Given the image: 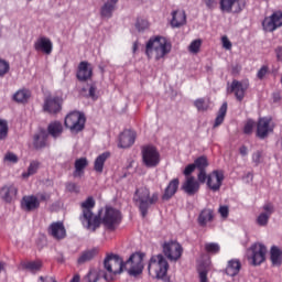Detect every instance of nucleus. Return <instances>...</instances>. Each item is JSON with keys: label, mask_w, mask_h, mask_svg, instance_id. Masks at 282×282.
<instances>
[{"label": "nucleus", "mask_w": 282, "mask_h": 282, "mask_svg": "<svg viewBox=\"0 0 282 282\" xmlns=\"http://www.w3.org/2000/svg\"><path fill=\"white\" fill-rule=\"evenodd\" d=\"M247 7L246 0H235L231 13L232 14H240Z\"/></svg>", "instance_id": "obj_39"}, {"label": "nucleus", "mask_w": 282, "mask_h": 282, "mask_svg": "<svg viewBox=\"0 0 282 282\" xmlns=\"http://www.w3.org/2000/svg\"><path fill=\"white\" fill-rule=\"evenodd\" d=\"M205 251L209 254H218L220 251V245L218 242H206Z\"/></svg>", "instance_id": "obj_40"}, {"label": "nucleus", "mask_w": 282, "mask_h": 282, "mask_svg": "<svg viewBox=\"0 0 282 282\" xmlns=\"http://www.w3.org/2000/svg\"><path fill=\"white\" fill-rule=\"evenodd\" d=\"M170 264L166 258L162 254H154L151 257L148 270L149 274L156 279H164L167 274Z\"/></svg>", "instance_id": "obj_5"}, {"label": "nucleus", "mask_w": 282, "mask_h": 282, "mask_svg": "<svg viewBox=\"0 0 282 282\" xmlns=\"http://www.w3.org/2000/svg\"><path fill=\"white\" fill-rule=\"evenodd\" d=\"M37 198H40L41 202H47L51 198V194L45 193V192L39 193Z\"/></svg>", "instance_id": "obj_61"}, {"label": "nucleus", "mask_w": 282, "mask_h": 282, "mask_svg": "<svg viewBox=\"0 0 282 282\" xmlns=\"http://www.w3.org/2000/svg\"><path fill=\"white\" fill-rule=\"evenodd\" d=\"M143 259L144 253L140 251L133 252L127 262H123L122 258L117 253H107L104 260L106 272L101 271L100 274L105 281L111 282L117 274L122 273L123 269L129 265V274L131 276H138L143 272L144 269Z\"/></svg>", "instance_id": "obj_1"}, {"label": "nucleus", "mask_w": 282, "mask_h": 282, "mask_svg": "<svg viewBox=\"0 0 282 282\" xmlns=\"http://www.w3.org/2000/svg\"><path fill=\"white\" fill-rule=\"evenodd\" d=\"M254 126L256 122L252 119H249L243 127V133L247 135L252 134Z\"/></svg>", "instance_id": "obj_51"}, {"label": "nucleus", "mask_w": 282, "mask_h": 282, "mask_svg": "<svg viewBox=\"0 0 282 282\" xmlns=\"http://www.w3.org/2000/svg\"><path fill=\"white\" fill-rule=\"evenodd\" d=\"M227 110H228V105H227V102H224L218 110L216 120L214 122V129L220 127L224 123L226 115H227Z\"/></svg>", "instance_id": "obj_34"}, {"label": "nucleus", "mask_w": 282, "mask_h": 282, "mask_svg": "<svg viewBox=\"0 0 282 282\" xmlns=\"http://www.w3.org/2000/svg\"><path fill=\"white\" fill-rule=\"evenodd\" d=\"M261 156H262L261 151H257L253 153L252 161H253V163H256V165H259L261 163Z\"/></svg>", "instance_id": "obj_57"}, {"label": "nucleus", "mask_w": 282, "mask_h": 282, "mask_svg": "<svg viewBox=\"0 0 282 282\" xmlns=\"http://www.w3.org/2000/svg\"><path fill=\"white\" fill-rule=\"evenodd\" d=\"M274 128L275 124L272 121V118L261 117L257 123V137L261 140H264L270 133H273Z\"/></svg>", "instance_id": "obj_11"}, {"label": "nucleus", "mask_w": 282, "mask_h": 282, "mask_svg": "<svg viewBox=\"0 0 282 282\" xmlns=\"http://www.w3.org/2000/svg\"><path fill=\"white\" fill-rule=\"evenodd\" d=\"M64 123L72 133L77 134L85 129L86 118L79 111H72L66 116Z\"/></svg>", "instance_id": "obj_8"}, {"label": "nucleus", "mask_w": 282, "mask_h": 282, "mask_svg": "<svg viewBox=\"0 0 282 282\" xmlns=\"http://www.w3.org/2000/svg\"><path fill=\"white\" fill-rule=\"evenodd\" d=\"M40 207V199L35 195H25L21 200V208L26 212H34Z\"/></svg>", "instance_id": "obj_17"}, {"label": "nucleus", "mask_w": 282, "mask_h": 282, "mask_svg": "<svg viewBox=\"0 0 282 282\" xmlns=\"http://www.w3.org/2000/svg\"><path fill=\"white\" fill-rule=\"evenodd\" d=\"M100 273L96 271L95 269H90L87 275H85L83 282H98L99 281Z\"/></svg>", "instance_id": "obj_44"}, {"label": "nucleus", "mask_w": 282, "mask_h": 282, "mask_svg": "<svg viewBox=\"0 0 282 282\" xmlns=\"http://www.w3.org/2000/svg\"><path fill=\"white\" fill-rule=\"evenodd\" d=\"M18 192L19 189L13 183L4 184L0 187V198L7 204H11L15 200Z\"/></svg>", "instance_id": "obj_15"}, {"label": "nucleus", "mask_w": 282, "mask_h": 282, "mask_svg": "<svg viewBox=\"0 0 282 282\" xmlns=\"http://www.w3.org/2000/svg\"><path fill=\"white\" fill-rule=\"evenodd\" d=\"M252 254L249 257L253 265H260L265 261L267 247L261 242H256L250 248Z\"/></svg>", "instance_id": "obj_13"}, {"label": "nucleus", "mask_w": 282, "mask_h": 282, "mask_svg": "<svg viewBox=\"0 0 282 282\" xmlns=\"http://www.w3.org/2000/svg\"><path fill=\"white\" fill-rule=\"evenodd\" d=\"M135 28L139 32H143L149 29V22L144 19H138L135 23Z\"/></svg>", "instance_id": "obj_49"}, {"label": "nucleus", "mask_w": 282, "mask_h": 282, "mask_svg": "<svg viewBox=\"0 0 282 282\" xmlns=\"http://www.w3.org/2000/svg\"><path fill=\"white\" fill-rule=\"evenodd\" d=\"M269 74H270V68H269V66H268V65H263V66L259 69V72L257 73V77H258L260 80H263L264 77H265L267 75H269Z\"/></svg>", "instance_id": "obj_52"}, {"label": "nucleus", "mask_w": 282, "mask_h": 282, "mask_svg": "<svg viewBox=\"0 0 282 282\" xmlns=\"http://www.w3.org/2000/svg\"><path fill=\"white\" fill-rule=\"evenodd\" d=\"M40 166V162L39 161H31L28 171L22 173V177L23 178H29L30 176L36 174L37 170Z\"/></svg>", "instance_id": "obj_37"}, {"label": "nucleus", "mask_w": 282, "mask_h": 282, "mask_svg": "<svg viewBox=\"0 0 282 282\" xmlns=\"http://www.w3.org/2000/svg\"><path fill=\"white\" fill-rule=\"evenodd\" d=\"M235 0H220V11L231 13L234 9Z\"/></svg>", "instance_id": "obj_42"}, {"label": "nucleus", "mask_w": 282, "mask_h": 282, "mask_svg": "<svg viewBox=\"0 0 282 282\" xmlns=\"http://www.w3.org/2000/svg\"><path fill=\"white\" fill-rule=\"evenodd\" d=\"M271 261L274 265L282 264V251L276 246L271 249Z\"/></svg>", "instance_id": "obj_36"}, {"label": "nucleus", "mask_w": 282, "mask_h": 282, "mask_svg": "<svg viewBox=\"0 0 282 282\" xmlns=\"http://www.w3.org/2000/svg\"><path fill=\"white\" fill-rule=\"evenodd\" d=\"M199 282H209L208 280V273L209 269L207 267H199L197 270Z\"/></svg>", "instance_id": "obj_46"}, {"label": "nucleus", "mask_w": 282, "mask_h": 282, "mask_svg": "<svg viewBox=\"0 0 282 282\" xmlns=\"http://www.w3.org/2000/svg\"><path fill=\"white\" fill-rule=\"evenodd\" d=\"M172 50L171 42L164 36L151 37L145 46V55L151 59L154 55L156 61L164 58Z\"/></svg>", "instance_id": "obj_2"}, {"label": "nucleus", "mask_w": 282, "mask_h": 282, "mask_svg": "<svg viewBox=\"0 0 282 282\" xmlns=\"http://www.w3.org/2000/svg\"><path fill=\"white\" fill-rule=\"evenodd\" d=\"M204 3L206 4L207 9L210 11H213L217 6L216 0H204Z\"/></svg>", "instance_id": "obj_59"}, {"label": "nucleus", "mask_w": 282, "mask_h": 282, "mask_svg": "<svg viewBox=\"0 0 282 282\" xmlns=\"http://www.w3.org/2000/svg\"><path fill=\"white\" fill-rule=\"evenodd\" d=\"M194 106L197 108L198 111H207L209 105L206 102L205 98H197L194 101Z\"/></svg>", "instance_id": "obj_47"}, {"label": "nucleus", "mask_w": 282, "mask_h": 282, "mask_svg": "<svg viewBox=\"0 0 282 282\" xmlns=\"http://www.w3.org/2000/svg\"><path fill=\"white\" fill-rule=\"evenodd\" d=\"M134 141L135 133L131 130H126L119 137V148L128 149L133 145Z\"/></svg>", "instance_id": "obj_23"}, {"label": "nucleus", "mask_w": 282, "mask_h": 282, "mask_svg": "<svg viewBox=\"0 0 282 282\" xmlns=\"http://www.w3.org/2000/svg\"><path fill=\"white\" fill-rule=\"evenodd\" d=\"M66 188L70 193H78V186L76 185V183H67Z\"/></svg>", "instance_id": "obj_60"}, {"label": "nucleus", "mask_w": 282, "mask_h": 282, "mask_svg": "<svg viewBox=\"0 0 282 282\" xmlns=\"http://www.w3.org/2000/svg\"><path fill=\"white\" fill-rule=\"evenodd\" d=\"M215 219V213L212 208H204L200 210L197 223L200 227L205 228L208 224L213 223Z\"/></svg>", "instance_id": "obj_22"}, {"label": "nucleus", "mask_w": 282, "mask_h": 282, "mask_svg": "<svg viewBox=\"0 0 282 282\" xmlns=\"http://www.w3.org/2000/svg\"><path fill=\"white\" fill-rule=\"evenodd\" d=\"M96 206L93 196H88L85 202L82 203L83 213L79 216L82 225L95 232L100 227V215H94L93 208Z\"/></svg>", "instance_id": "obj_3"}, {"label": "nucleus", "mask_w": 282, "mask_h": 282, "mask_svg": "<svg viewBox=\"0 0 282 282\" xmlns=\"http://www.w3.org/2000/svg\"><path fill=\"white\" fill-rule=\"evenodd\" d=\"M162 249L163 254L172 262H177L184 252L183 246L177 240L164 241Z\"/></svg>", "instance_id": "obj_9"}, {"label": "nucleus", "mask_w": 282, "mask_h": 282, "mask_svg": "<svg viewBox=\"0 0 282 282\" xmlns=\"http://www.w3.org/2000/svg\"><path fill=\"white\" fill-rule=\"evenodd\" d=\"M203 41L200 39H196L192 41V43L188 46V52L192 54H198L202 47Z\"/></svg>", "instance_id": "obj_45"}, {"label": "nucleus", "mask_w": 282, "mask_h": 282, "mask_svg": "<svg viewBox=\"0 0 282 282\" xmlns=\"http://www.w3.org/2000/svg\"><path fill=\"white\" fill-rule=\"evenodd\" d=\"M8 135V122L0 120V140H4Z\"/></svg>", "instance_id": "obj_50"}, {"label": "nucleus", "mask_w": 282, "mask_h": 282, "mask_svg": "<svg viewBox=\"0 0 282 282\" xmlns=\"http://www.w3.org/2000/svg\"><path fill=\"white\" fill-rule=\"evenodd\" d=\"M224 180L225 174L223 170H214L208 174L207 186L214 193L219 192Z\"/></svg>", "instance_id": "obj_14"}, {"label": "nucleus", "mask_w": 282, "mask_h": 282, "mask_svg": "<svg viewBox=\"0 0 282 282\" xmlns=\"http://www.w3.org/2000/svg\"><path fill=\"white\" fill-rule=\"evenodd\" d=\"M33 144L35 147V149H42L45 147L46 144V138L44 134L41 133H36L34 134V141Z\"/></svg>", "instance_id": "obj_41"}, {"label": "nucleus", "mask_w": 282, "mask_h": 282, "mask_svg": "<svg viewBox=\"0 0 282 282\" xmlns=\"http://www.w3.org/2000/svg\"><path fill=\"white\" fill-rule=\"evenodd\" d=\"M93 77V67H90L89 63L83 61L79 63L77 70V78L79 82H87Z\"/></svg>", "instance_id": "obj_20"}, {"label": "nucleus", "mask_w": 282, "mask_h": 282, "mask_svg": "<svg viewBox=\"0 0 282 282\" xmlns=\"http://www.w3.org/2000/svg\"><path fill=\"white\" fill-rule=\"evenodd\" d=\"M194 165L198 171H206L209 163L207 158L205 155H202L194 161Z\"/></svg>", "instance_id": "obj_38"}, {"label": "nucleus", "mask_w": 282, "mask_h": 282, "mask_svg": "<svg viewBox=\"0 0 282 282\" xmlns=\"http://www.w3.org/2000/svg\"><path fill=\"white\" fill-rule=\"evenodd\" d=\"M34 50L45 55H51L53 52V42L50 37L40 36L34 43Z\"/></svg>", "instance_id": "obj_16"}, {"label": "nucleus", "mask_w": 282, "mask_h": 282, "mask_svg": "<svg viewBox=\"0 0 282 282\" xmlns=\"http://www.w3.org/2000/svg\"><path fill=\"white\" fill-rule=\"evenodd\" d=\"M31 97V93L28 89H19L13 95V100L18 104H25Z\"/></svg>", "instance_id": "obj_35"}, {"label": "nucleus", "mask_w": 282, "mask_h": 282, "mask_svg": "<svg viewBox=\"0 0 282 282\" xmlns=\"http://www.w3.org/2000/svg\"><path fill=\"white\" fill-rule=\"evenodd\" d=\"M178 186L180 180L177 177L171 180L162 195V199L170 200L177 193Z\"/></svg>", "instance_id": "obj_25"}, {"label": "nucleus", "mask_w": 282, "mask_h": 282, "mask_svg": "<svg viewBox=\"0 0 282 282\" xmlns=\"http://www.w3.org/2000/svg\"><path fill=\"white\" fill-rule=\"evenodd\" d=\"M40 282H57L55 278H52L51 275H46L45 278L43 275L39 276Z\"/></svg>", "instance_id": "obj_63"}, {"label": "nucleus", "mask_w": 282, "mask_h": 282, "mask_svg": "<svg viewBox=\"0 0 282 282\" xmlns=\"http://www.w3.org/2000/svg\"><path fill=\"white\" fill-rule=\"evenodd\" d=\"M159 200V193L154 192L151 195L150 188L147 186L135 189L133 202L138 205L143 218L148 216V210Z\"/></svg>", "instance_id": "obj_4"}, {"label": "nucleus", "mask_w": 282, "mask_h": 282, "mask_svg": "<svg viewBox=\"0 0 282 282\" xmlns=\"http://www.w3.org/2000/svg\"><path fill=\"white\" fill-rule=\"evenodd\" d=\"M10 69L8 62L0 59V76H4Z\"/></svg>", "instance_id": "obj_54"}, {"label": "nucleus", "mask_w": 282, "mask_h": 282, "mask_svg": "<svg viewBox=\"0 0 282 282\" xmlns=\"http://www.w3.org/2000/svg\"><path fill=\"white\" fill-rule=\"evenodd\" d=\"M262 28L268 33H273L282 28V11H274L270 17H265L262 22Z\"/></svg>", "instance_id": "obj_10"}, {"label": "nucleus", "mask_w": 282, "mask_h": 282, "mask_svg": "<svg viewBox=\"0 0 282 282\" xmlns=\"http://www.w3.org/2000/svg\"><path fill=\"white\" fill-rule=\"evenodd\" d=\"M119 0H110L106 2L100 11V14L102 18L110 19L112 17V12L116 9V4Z\"/></svg>", "instance_id": "obj_32"}, {"label": "nucleus", "mask_w": 282, "mask_h": 282, "mask_svg": "<svg viewBox=\"0 0 282 282\" xmlns=\"http://www.w3.org/2000/svg\"><path fill=\"white\" fill-rule=\"evenodd\" d=\"M110 158V152H104L101 154H99L96 160H95V164H94V169L97 173H102L104 172V165L105 162Z\"/></svg>", "instance_id": "obj_33"}, {"label": "nucleus", "mask_w": 282, "mask_h": 282, "mask_svg": "<svg viewBox=\"0 0 282 282\" xmlns=\"http://www.w3.org/2000/svg\"><path fill=\"white\" fill-rule=\"evenodd\" d=\"M122 214L119 209L106 206L102 218L100 217V225L102 224L107 230L115 231L121 224Z\"/></svg>", "instance_id": "obj_6"}, {"label": "nucleus", "mask_w": 282, "mask_h": 282, "mask_svg": "<svg viewBox=\"0 0 282 282\" xmlns=\"http://www.w3.org/2000/svg\"><path fill=\"white\" fill-rule=\"evenodd\" d=\"M42 260H30L21 262L22 269L31 272L32 274L40 272L42 270Z\"/></svg>", "instance_id": "obj_27"}, {"label": "nucleus", "mask_w": 282, "mask_h": 282, "mask_svg": "<svg viewBox=\"0 0 282 282\" xmlns=\"http://www.w3.org/2000/svg\"><path fill=\"white\" fill-rule=\"evenodd\" d=\"M221 44H223V47L226 50V51H231L232 48V43L231 41L228 39L227 35H224L221 37Z\"/></svg>", "instance_id": "obj_53"}, {"label": "nucleus", "mask_w": 282, "mask_h": 282, "mask_svg": "<svg viewBox=\"0 0 282 282\" xmlns=\"http://www.w3.org/2000/svg\"><path fill=\"white\" fill-rule=\"evenodd\" d=\"M63 97L61 95L45 98L43 110L50 115H57L62 110Z\"/></svg>", "instance_id": "obj_12"}, {"label": "nucleus", "mask_w": 282, "mask_h": 282, "mask_svg": "<svg viewBox=\"0 0 282 282\" xmlns=\"http://www.w3.org/2000/svg\"><path fill=\"white\" fill-rule=\"evenodd\" d=\"M198 181L202 184H204V183H206L208 181V175L206 173V170L199 171V173H198Z\"/></svg>", "instance_id": "obj_56"}, {"label": "nucleus", "mask_w": 282, "mask_h": 282, "mask_svg": "<svg viewBox=\"0 0 282 282\" xmlns=\"http://www.w3.org/2000/svg\"><path fill=\"white\" fill-rule=\"evenodd\" d=\"M96 91H97L96 86L91 85L89 87V98H91L93 100H97Z\"/></svg>", "instance_id": "obj_62"}, {"label": "nucleus", "mask_w": 282, "mask_h": 282, "mask_svg": "<svg viewBox=\"0 0 282 282\" xmlns=\"http://www.w3.org/2000/svg\"><path fill=\"white\" fill-rule=\"evenodd\" d=\"M48 232L53 238H55L57 240H62L66 237V229L64 227L63 221L52 223L50 225Z\"/></svg>", "instance_id": "obj_19"}, {"label": "nucleus", "mask_w": 282, "mask_h": 282, "mask_svg": "<svg viewBox=\"0 0 282 282\" xmlns=\"http://www.w3.org/2000/svg\"><path fill=\"white\" fill-rule=\"evenodd\" d=\"M195 169L196 166L194 163L188 164L184 170V175L189 176L195 171Z\"/></svg>", "instance_id": "obj_58"}, {"label": "nucleus", "mask_w": 282, "mask_h": 282, "mask_svg": "<svg viewBox=\"0 0 282 282\" xmlns=\"http://www.w3.org/2000/svg\"><path fill=\"white\" fill-rule=\"evenodd\" d=\"M47 132L51 137H53L54 139L61 137V134L63 133V124L61 121H53L48 124L47 127Z\"/></svg>", "instance_id": "obj_31"}, {"label": "nucleus", "mask_w": 282, "mask_h": 282, "mask_svg": "<svg viewBox=\"0 0 282 282\" xmlns=\"http://www.w3.org/2000/svg\"><path fill=\"white\" fill-rule=\"evenodd\" d=\"M219 214H220V216L223 217V218H228V216H229V208H228V206L227 205H221L220 207H219Z\"/></svg>", "instance_id": "obj_55"}, {"label": "nucleus", "mask_w": 282, "mask_h": 282, "mask_svg": "<svg viewBox=\"0 0 282 282\" xmlns=\"http://www.w3.org/2000/svg\"><path fill=\"white\" fill-rule=\"evenodd\" d=\"M275 54H276L278 61L282 62V46L276 47Z\"/></svg>", "instance_id": "obj_64"}, {"label": "nucleus", "mask_w": 282, "mask_h": 282, "mask_svg": "<svg viewBox=\"0 0 282 282\" xmlns=\"http://www.w3.org/2000/svg\"><path fill=\"white\" fill-rule=\"evenodd\" d=\"M241 270L240 260H229L228 265L226 268V274L228 276H236L239 274Z\"/></svg>", "instance_id": "obj_30"}, {"label": "nucleus", "mask_w": 282, "mask_h": 282, "mask_svg": "<svg viewBox=\"0 0 282 282\" xmlns=\"http://www.w3.org/2000/svg\"><path fill=\"white\" fill-rule=\"evenodd\" d=\"M247 89H248L247 84H243L240 80L234 79L229 88V93L235 94L237 100L241 102L245 99Z\"/></svg>", "instance_id": "obj_18"}, {"label": "nucleus", "mask_w": 282, "mask_h": 282, "mask_svg": "<svg viewBox=\"0 0 282 282\" xmlns=\"http://www.w3.org/2000/svg\"><path fill=\"white\" fill-rule=\"evenodd\" d=\"M4 163L17 164L19 162V158L15 153L8 151L3 156Z\"/></svg>", "instance_id": "obj_48"}, {"label": "nucleus", "mask_w": 282, "mask_h": 282, "mask_svg": "<svg viewBox=\"0 0 282 282\" xmlns=\"http://www.w3.org/2000/svg\"><path fill=\"white\" fill-rule=\"evenodd\" d=\"M88 165V160L86 158H79L75 161V171L73 172V176L75 178L82 177L85 173V169Z\"/></svg>", "instance_id": "obj_29"}, {"label": "nucleus", "mask_w": 282, "mask_h": 282, "mask_svg": "<svg viewBox=\"0 0 282 282\" xmlns=\"http://www.w3.org/2000/svg\"><path fill=\"white\" fill-rule=\"evenodd\" d=\"M99 253V248L98 247H94L91 249H87V250H84L78 260H77V263L79 265L86 263V262H89L91 261L97 254Z\"/></svg>", "instance_id": "obj_26"}, {"label": "nucleus", "mask_w": 282, "mask_h": 282, "mask_svg": "<svg viewBox=\"0 0 282 282\" xmlns=\"http://www.w3.org/2000/svg\"><path fill=\"white\" fill-rule=\"evenodd\" d=\"M199 188H200V185L198 181L195 180L194 176H188L182 185V189L188 196H194L196 193H198Z\"/></svg>", "instance_id": "obj_21"}, {"label": "nucleus", "mask_w": 282, "mask_h": 282, "mask_svg": "<svg viewBox=\"0 0 282 282\" xmlns=\"http://www.w3.org/2000/svg\"><path fill=\"white\" fill-rule=\"evenodd\" d=\"M235 0H220V11L231 13L234 9Z\"/></svg>", "instance_id": "obj_43"}, {"label": "nucleus", "mask_w": 282, "mask_h": 282, "mask_svg": "<svg viewBox=\"0 0 282 282\" xmlns=\"http://www.w3.org/2000/svg\"><path fill=\"white\" fill-rule=\"evenodd\" d=\"M263 209H264V212L261 213L257 218V223L261 227H264L268 225L269 218L271 217V215L274 212V207L271 203H267V204H264Z\"/></svg>", "instance_id": "obj_24"}, {"label": "nucleus", "mask_w": 282, "mask_h": 282, "mask_svg": "<svg viewBox=\"0 0 282 282\" xmlns=\"http://www.w3.org/2000/svg\"><path fill=\"white\" fill-rule=\"evenodd\" d=\"M171 24L173 28H181L186 23V14L184 10H176L172 13Z\"/></svg>", "instance_id": "obj_28"}, {"label": "nucleus", "mask_w": 282, "mask_h": 282, "mask_svg": "<svg viewBox=\"0 0 282 282\" xmlns=\"http://www.w3.org/2000/svg\"><path fill=\"white\" fill-rule=\"evenodd\" d=\"M142 164L147 169H155L161 163V154L155 145L148 144L142 147Z\"/></svg>", "instance_id": "obj_7"}]
</instances>
